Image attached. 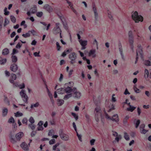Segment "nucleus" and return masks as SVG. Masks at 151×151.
<instances>
[{
	"mask_svg": "<svg viewBox=\"0 0 151 151\" xmlns=\"http://www.w3.org/2000/svg\"><path fill=\"white\" fill-rule=\"evenodd\" d=\"M102 111L99 106L96 107L94 109L95 119L96 121L98 122L99 121V118L102 115Z\"/></svg>",
	"mask_w": 151,
	"mask_h": 151,
	"instance_id": "1",
	"label": "nucleus"
},
{
	"mask_svg": "<svg viewBox=\"0 0 151 151\" xmlns=\"http://www.w3.org/2000/svg\"><path fill=\"white\" fill-rule=\"evenodd\" d=\"M132 17L136 23H138L139 21L142 22L143 19V17L141 15H138L137 11L135 12L132 14Z\"/></svg>",
	"mask_w": 151,
	"mask_h": 151,
	"instance_id": "2",
	"label": "nucleus"
},
{
	"mask_svg": "<svg viewBox=\"0 0 151 151\" xmlns=\"http://www.w3.org/2000/svg\"><path fill=\"white\" fill-rule=\"evenodd\" d=\"M59 134L61 139L65 141H67L69 139L68 135L63 132V129H60L59 131Z\"/></svg>",
	"mask_w": 151,
	"mask_h": 151,
	"instance_id": "3",
	"label": "nucleus"
},
{
	"mask_svg": "<svg viewBox=\"0 0 151 151\" xmlns=\"http://www.w3.org/2000/svg\"><path fill=\"white\" fill-rule=\"evenodd\" d=\"M104 112L105 113V117L107 119L110 120H112L113 121H115L116 122L119 121V119L117 114H115L113 115L112 116V118H111L110 116H109L108 114L106 113V111H104Z\"/></svg>",
	"mask_w": 151,
	"mask_h": 151,
	"instance_id": "4",
	"label": "nucleus"
},
{
	"mask_svg": "<svg viewBox=\"0 0 151 151\" xmlns=\"http://www.w3.org/2000/svg\"><path fill=\"white\" fill-rule=\"evenodd\" d=\"M59 23H57L56 24V26L53 29V33L56 34H59L60 38H62L61 35V31L59 27Z\"/></svg>",
	"mask_w": 151,
	"mask_h": 151,
	"instance_id": "5",
	"label": "nucleus"
},
{
	"mask_svg": "<svg viewBox=\"0 0 151 151\" xmlns=\"http://www.w3.org/2000/svg\"><path fill=\"white\" fill-rule=\"evenodd\" d=\"M20 94L22 98L23 101L25 102H27L28 100V96L25 93V90H22L20 92Z\"/></svg>",
	"mask_w": 151,
	"mask_h": 151,
	"instance_id": "6",
	"label": "nucleus"
},
{
	"mask_svg": "<svg viewBox=\"0 0 151 151\" xmlns=\"http://www.w3.org/2000/svg\"><path fill=\"white\" fill-rule=\"evenodd\" d=\"M69 58L71 60L70 62L71 64H73L75 63V59L77 58V56L75 53L73 52L70 53L69 55Z\"/></svg>",
	"mask_w": 151,
	"mask_h": 151,
	"instance_id": "7",
	"label": "nucleus"
},
{
	"mask_svg": "<svg viewBox=\"0 0 151 151\" xmlns=\"http://www.w3.org/2000/svg\"><path fill=\"white\" fill-rule=\"evenodd\" d=\"M60 18L62 21L64 28L66 30H67L68 29V27L65 18L63 15L60 16Z\"/></svg>",
	"mask_w": 151,
	"mask_h": 151,
	"instance_id": "8",
	"label": "nucleus"
},
{
	"mask_svg": "<svg viewBox=\"0 0 151 151\" xmlns=\"http://www.w3.org/2000/svg\"><path fill=\"white\" fill-rule=\"evenodd\" d=\"M78 41L80 44L82 46L81 50H84L86 49V46L87 45V41L85 40H83L81 38H78Z\"/></svg>",
	"mask_w": 151,
	"mask_h": 151,
	"instance_id": "9",
	"label": "nucleus"
},
{
	"mask_svg": "<svg viewBox=\"0 0 151 151\" xmlns=\"http://www.w3.org/2000/svg\"><path fill=\"white\" fill-rule=\"evenodd\" d=\"M43 8L49 13H50L53 11V9L52 7L47 4L44 5Z\"/></svg>",
	"mask_w": 151,
	"mask_h": 151,
	"instance_id": "10",
	"label": "nucleus"
},
{
	"mask_svg": "<svg viewBox=\"0 0 151 151\" xmlns=\"http://www.w3.org/2000/svg\"><path fill=\"white\" fill-rule=\"evenodd\" d=\"M119 50L122 59L123 60H125L124 57L123 53V49L122 44L120 42H119Z\"/></svg>",
	"mask_w": 151,
	"mask_h": 151,
	"instance_id": "11",
	"label": "nucleus"
},
{
	"mask_svg": "<svg viewBox=\"0 0 151 151\" xmlns=\"http://www.w3.org/2000/svg\"><path fill=\"white\" fill-rule=\"evenodd\" d=\"M10 70L13 72H16L18 68V66L15 63L12 64L10 67Z\"/></svg>",
	"mask_w": 151,
	"mask_h": 151,
	"instance_id": "12",
	"label": "nucleus"
},
{
	"mask_svg": "<svg viewBox=\"0 0 151 151\" xmlns=\"http://www.w3.org/2000/svg\"><path fill=\"white\" fill-rule=\"evenodd\" d=\"M20 146L24 150L27 151L29 150L28 145L25 142H22L20 145Z\"/></svg>",
	"mask_w": 151,
	"mask_h": 151,
	"instance_id": "13",
	"label": "nucleus"
},
{
	"mask_svg": "<svg viewBox=\"0 0 151 151\" xmlns=\"http://www.w3.org/2000/svg\"><path fill=\"white\" fill-rule=\"evenodd\" d=\"M9 139L10 142L13 144H15L17 142V141L14 138V136L10 133L9 136Z\"/></svg>",
	"mask_w": 151,
	"mask_h": 151,
	"instance_id": "14",
	"label": "nucleus"
},
{
	"mask_svg": "<svg viewBox=\"0 0 151 151\" xmlns=\"http://www.w3.org/2000/svg\"><path fill=\"white\" fill-rule=\"evenodd\" d=\"M23 135V132H19L16 134L15 137L17 140L19 141Z\"/></svg>",
	"mask_w": 151,
	"mask_h": 151,
	"instance_id": "15",
	"label": "nucleus"
},
{
	"mask_svg": "<svg viewBox=\"0 0 151 151\" xmlns=\"http://www.w3.org/2000/svg\"><path fill=\"white\" fill-rule=\"evenodd\" d=\"M81 96V93L79 91L75 92L74 93V97L75 98L79 99Z\"/></svg>",
	"mask_w": 151,
	"mask_h": 151,
	"instance_id": "16",
	"label": "nucleus"
},
{
	"mask_svg": "<svg viewBox=\"0 0 151 151\" xmlns=\"http://www.w3.org/2000/svg\"><path fill=\"white\" fill-rule=\"evenodd\" d=\"M93 9L94 13L95 19L96 20L98 18V14L97 13L95 5H93Z\"/></svg>",
	"mask_w": 151,
	"mask_h": 151,
	"instance_id": "17",
	"label": "nucleus"
},
{
	"mask_svg": "<svg viewBox=\"0 0 151 151\" xmlns=\"http://www.w3.org/2000/svg\"><path fill=\"white\" fill-rule=\"evenodd\" d=\"M8 112V110L7 108H5L3 109L2 111V116L3 117L5 116Z\"/></svg>",
	"mask_w": 151,
	"mask_h": 151,
	"instance_id": "18",
	"label": "nucleus"
},
{
	"mask_svg": "<svg viewBox=\"0 0 151 151\" xmlns=\"http://www.w3.org/2000/svg\"><path fill=\"white\" fill-rule=\"evenodd\" d=\"M65 92L67 93H70L72 91V89L71 87L68 86L67 88H65Z\"/></svg>",
	"mask_w": 151,
	"mask_h": 151,
	"instance_id": "19",
	"label": "nucleus"
},
{
	"mask_svg": "<svg viewBox=\"0 0 151 151\" xmlns=\"http://www.w3.org/2000/svg\"><path fill=\"white\" fill-rule=\"evenodd\" d=\"M9 53V51L8 49L5 48L2 51V54L4 55H7Z\"/></svg>",
	"mask_w": 151,
	"mask_h": 151,
	"instance_id": "20",
	"label": "nucleus"
},
{
	"mask_svg": "<svg viewBox=\"0 0 151 151\" xmlns=\"http://www.w3.org/2000/svg\"><path fill=\"white\" fill-rule=\"evenodd\" d=\"M57 92L58 93L63 94L65 92V88H61L57 90Z\"/></svg>",
	"mask_w": 151,
	"mask_h": 151,
	"instance_id": "21",
	"label": "nucleus"
},
{
	"mask_svg": "<svg viewBox=\"0 0 151 151\" xmlns=\"http://www.w3.org/2000/svg\"><path fill=\"white\" fill-rule=\"evenodd\" d=\"M12 61L13 63H15L17 61V56L14 55H12L11 56Z\"/></svg>",
	"mask_w": 151,
	"mask_h": 151,
	"instance_id": "22",
	"label": "nucleus"
},
{
	"mask_svg": "<svg viewBox=\"0 0 151 151\" xmlns=\"http://www.w3.org/2000/svg\"><path fill=\"white\" fill-rule=\"evenodd\" d=\"M138 48L136 52H137L138 53L139 52L141 55H142V47L140 45H138Z\"/></svg>",
	"mask_w": 151,
	"mask_h": 151,
	"instance_id": "23",
	"label": "nucleus"
},
{
	"mask_svg": "<svg viewBox=\"0 0 151 151\" xmlns=\"http://www.w3.org/2000/svg\"><path fill=\"white\" fill-rule=\"evenodd\" d=\"M129 42L130 44L131 48L132 50V51L134 52V46L133 45V38H130L129 39Z\"/></svg>",
	"mask_w": 151,
	"mask_h": 151,
	"instance_id": "24",
	"label": "nucleus"
},
{
	"mask_svg": "<svg viewBox=\"0 0 151 151\" xmlns=\"http://www.w3.org/2000/svg\"><path fill=\"white\" fill-rule=\"evenodd\" d=\"M37 7L36 6H34L33 7L31 8L30 9V11L31 13H35L37 11Z\"/></svg>",
	"mask_w": 151,
	"mask_h": 151,
	"instance_id": "25",
	"label": "nucleus"
},
{
	"mask_svg": "<svg viewBox=\"0 0 151 151\" xmlns=\"http://www.w3.org/2000/svg\"><path fill=\"white\" fill-rule=\"evenodd\" d=\"M7 60L6 58H3L1 57H0V64L1 65L4 64L6 62Z\"/></svg>",
	"mask_w": 151,
	"mask_h": 151,
	"instance_id": "26",
	"label": "nucleus"
},
{
	"mask_svg": "<svg viewBox=\"0 0 151 151\" xmlns=\"http://www.w3.org/2000/svg\"><path fill=\"white\" fill-rule=\"evenodd\" d=\"M136 107L130 105V107L129 108H127V110L128 111H130L131 112H132L135 109Z\"/></svg>",
	"mask_w": 151,
	"mask_h": 151,
	"instance_id": "27",
	"label": "nucleus"
},
{
	"mask_svg": "<svg viewBox=\"0 0 151 151\" xmlns=\"http://www.w3.org/2000/svg\"><path fill=\"white\" fill-rule=\"evenodd\" d=\"M40 105L39 103L38 102H37L35 104H32L30 106V108L32 109L33 107L37 108Z\"/></svg>",
	"mask_w": 151,
	"mask_h": 151,
	"instance_id": "28",
	"label": "nucleus"
},
{
	"mask_svg": "<svg viewBox=\"0 0 151 151\" xmlns=\"http://www.w3.org/2000/svg\"><path fill=\"white\" fill-rule=\"evenodd\" d=\"M72 96V93H69L68 94H66L65 95V96H64V97L63 98V99L64 100H67L69 98H70Z\"/></svg>",
	"mask_w": 151,
	"mask_h": 151,
	"instance_id": "29",
	"label": "nucleus"
},
{
	"mask_svg": "<svg viewBox=\"0 0 151 151\" xmlns=\"http://www.w3.org/2000/svg\"><path fill=\"white\" fill-rule=\"evenodd\" d=\"M95 52H96V50H91L89 52V55L91 56L92 55H93L94 54V55H93V57H94L96 56L94 54Z\"/></svg>",
	"mask_w": 151,
	"mask_h": 151,
	"instance_id": "30",
	"label": "nucleus"
},
{
	"mask_svg": "<svg viewBox=\"0 0 151 151\" xmlns=\"http://www.w3.org/2000/svg\"><path fill=\"white\" fill-rule=\"evenodd\" d=\"M64 102V101L62 99H58V106H60L63 105Z\"/></svg>",
	"mask_w": 151,
	"mask_h": 151,
	"instance_id": "31",
	"label": "nucleus"
},
{
	"mask_svg": "<svg viewBox=\"0 0 151 151\" xmlns=\"http://www.w3.org/2000/svg\"><path fill=\"white\" fill-rule=\"evenodd\" d=\"M124 138L127 140H129V135L127 134V133L126 132H124Z\"/></svg>",
	"mask_w": 151,
	"mask_h": 151,
	"instance_id": "32",
	"label": "nucleus"
},
{
	"mask_svg": "<svg viewBox=\"0 0 151 151\" xmlns=\"http://www.w3.org/2000/svg\"><path fill=\"white\" fill-rule=\"evenodd\" d=\"M23 115L22 113L20 112L19 111H17L16 113H15V116L16 117L22 116Z\"/></svg>",
	"mask_w": 151,
	"mask_h": 151,
	"instance_id": "33",
	"label": "nucleus"
},
{
	"mask_svg": "<svg viewBox=\"0 0 151 151\" xmlns=\"http://www.w3.org/2000/svg\"><path fill=\"white\" fill-rule=\"evenodd\" d=\"M145 64L147 66H150L151 65V63L150 61L149 60H145L144 62Z\"/></svg>",
	"mask_w": 151,
	"mask_h": 151,
	"instance_id": "34",
	"label": "nucleus"
},
{
	"mask_svg": "<svg viewBox=\"0 0 151 151\" xmlns=\"http://www.w3.org/2000/svg\"><path fill=\"white\" fill-rule=\"evenodd\" d=\"M149 73L148 70L146 69L145 70V78H147L148 77Z\"/></svg>",
	"mask_w": 151,
	"mask_h": 151,
	"instance_id": "35",
	"label": "nucleus"
},
{
	"mask_svg": "<svg viewBox=\"0 0 151 151\" xmlns=\"http://www.w3.org/2000/svg\"><path fill=\"white\" fill-rule=\"evenodd\" d=\"M133 88L134 91L136 93H139L140 92V90L137 88L136 85H134Z\"/></svg>",
	"mask_w": 151,
	"mask_h": 151,
	"instance_id": "36",
	"label": "nucleus"
},
{
	"mask_svg": "<svg viewBox=\"0 0 151 151\" xmlns=\"http://www.w3.org/2000/svg\"><path fill=\"white\" fill-rule=\"evenodd\" d=\"M107 13L108 14V16L109 17V18L111 20H113V17L112 16V15H111V12L109 11V10H108L107 11Z\"/></svg>",
	"mask_w": 151,
	"mask_h": 151,
	"instance_id": "37",
	"label": "nucleus"
},
{
	"mask_svg": "<svg viewBox=\"0 0 151 151\" xmlns=\"http://www.w3.org/2000/svg\"><path fill=\"white\" fill-rule=\"evenodd\" d=\"M60 143H57L55 145L52 147V150H56L57 147L59 145Z\"/></svg>",
	"mask_w": 151,
	"mask_h": 151,
	"instance_id": "38",
	"label": "nucleus"
},
{
	"mask_svg": "<svg viewBox=\"0 0 151 151\" xmlns=\"http://www.w3.org/2000/svg\"><path fill=\"white\" fill-rule=\"evenodd\" d=\"M11 78L16 80L17 79V76L16 74L14 73H12L11 76Z\"/></svg>",
	"mask_w": 151,
	"mask_h": 151,
	"instance_id": "39",
	"label": "nucleus"
},
{
	"mask_svg": "<svg viewBox=\"0 0 151 151\" xmlns=\"http://www.w3.org/2000/svg\"><path fill=\"white\" fill-rule=\"evenodd\" d=\"M72 115L75 118L76 120H77L78 119V115L76 114L75 113L72 112L71 113Z\"/></svg>",
	"mask_w": 151,
	"mask_h": 151,
	"instance_id": "40",
	"label": "nucleus"
},
{
	"mask_svg": "<svg viewBox=\"0 0 151 151\" xmlns=\"http://www.w3.org/2000/svg\"><path fill=\"white\" fill-rule=\"evenodd\" d=\"M9 23V21L8 19L7 18H5L4 20V27L6 26V25L8 24Z\"/></svg>",
	"mask_w": 151,
	"mask_h": 151,
	"instance_id": "41",
	"label": "nucleus"
},
{
	"mask_svg": "<svg viewBox=\"0 0 151 151\" xmlns=\"http://www.w3.org/2000/svg\"><path fill=\"white\" fill-rule=\"evenodd\" d=\"M14 118L12 117H11L9 119L8 122L9 123H14Z\"/></svg>",
	"mask_w": 151,
	"mask_h": 151,
	"instance_id": "42",
	"label": "nucleus"
},
{
	"mask_svg": "<svg viewBox=\"0 0 151 151\" xmlns=\"http://www.w3.org/2000/svg\"><path fill=\"white\" fill-rule=\"evenodd\" d=\"M29 121L31 124H33L35 122V120L32 116L30 117L29 119Z\"/></svg>",
	"mask_w": 151,
	"mask_h": 151,
	"instance_id": "43",
	"label": "nucleus"
},
{
	"mask_svg": "<svg viewBox=\"0 0 151 151\" xmlns=\"http://www.w3.org/2000/svg\"><path fill=\"white\" fill-rule=\"evenodd\" d=\"M10 17L12 22L13 23H15L16 21L15 17L13 16H11Z\"/></svg>",
	"mask_w": 151,
	"mask_h": 151,
	"instance_id": "44",
	"label": "nucleus"
},
{
	"mask_svg": "<svg viewBox=\"0 0 151 151\" xmlns=\"http://www.w3.org/2000/svg\"><path fill=\"white\" fill-rule=\"evenodd\" d=\"M30 33L29 32V31H28V32L26 34H23L22 35V36L24 37H28L30 36Z\"/></svg>",
	"mask_w": 151,
	"mask_h": 151,
	"instance_id": "45",
	"label": "nucleus"
},
{
	"mask_svg": "<svg viewBox=\"0 0 151 151\" xmlns=\"http://www.w3.org/2000/svg\"><path fill=\"white\" fill-rule=\"evenodd\" d=\"M43 15V12H38L36 13V15L38 17H40Z\"/></svg>",
	"mask_w": 151,
	"mask_h": 151,
	"instance_id": "46",
	"label": "nucleus"
},
{
	"mask_svg": "<svg viewBox=\"0 0 151 151\" xmlns=\"http://www.w3.org/2000/svg\"><path fill=\"white\" fill-rule=\"evenodd\" d=\"M7 8H5L4 10V14L5 15H8L9 13V12L8 11H7Z\"/></svg>",
	"mask_w": 151,
	"mask_h": 151,
	"instance_id": "47",
	"label": "nucleus"
},
{
	"mask_svg": "<svg viewBox=\"0 0 151 151\" xmlns=\"http://www.w3.org/2000/svg\"><path fill=\"white\" fill-rule=\"evenodd\" d=\"M93 44V45H96V48L97 49H98V42L96 41V40L95 39L94 40Z\"/></svg>",
	"mask_w": 151,
	"mask_h": 151,
	"instance_id": "48",
	"label": "nucleus"
},
{
	"mask_svg": "<svg viewBox=\"0 0 151 151\" xmlns=\"http://www.w3.org/2000/svg\"><path fill=\"white\" fill-rule=\"evenodd\" d=\"M18 51L16 49H15V48H14L13 49L11 55H14L18 53Z\"/></svg>",
	"mask_w": 151,
	"mask_h": 151,
	"instance_id": "49",
	"label": "nucleus"
},
{
	"mask_svg": "<svg viewBox=\"0 0 151 151\" xmlns=\"http://www.w3.org/2000/svg\"><path fill=\"white\" fill-rule=\"evenodd\" d=\"M28 121V120L27 118H24L22 120V122L23 124H27V122Z\"/></svg>",
	"mask_w": 151,
	"mask_h": 151,
	"instance_id": "50",
	"label": "nucleus"
},
{
	"mask_svg": "<svg viewBox=\"0 0 151 151\" xmlns=\"http://www.w3.org/2000/svg\"><path fill=\"white\" fill-rule=\"evenodd\" d=\"M148 131V130H145L144 129H142L141 130H140L141 133L143 134H145Z\"/></svg>",
	"mask_w": 151,
	"mask_h": 151,
	"instance_id": "51",
	"label": "nucleus"
},
{
	"mask_svg": "<svg viewBox=\"0 0 151 151\" xmlns=\"http://www.w3.org/2000/svg\"><path fill=\"white\" fill-rule=\"evenodd\" d=\"M25 21L23 20L22 21L21 23V26H24V28H26L27 27V25L25 24Z\"/></svg>",
	"mask_w": 151,
	"mask_h": 151,
	"instance_id": "52",
	"label": "nucleus"
},
{
	"mask_svg": "<svg viewBox=\"0 0 151 151\" xmlns=\"http://www.w3.org/2000/svg\"><path fill=\"white\" fill-rule=\"evenodd\" d=\"M55 142V139H53L50 140L49 142V143L50 145H52Z\"/></svg>",
	"mask_w": 151,
	"mask_h": 151,
	"instance_id": "53",
	"label": "nucleus"
},
{
	"mask_svg": "<svg viewBox=\"0 0 151 151\" xmlns=\"http://www.w3.org/2000/svg\"><path fill=\"white\" fill-rule=\"evenodd\" d=\"M29 127H30L32 129H34L35 128V126L33 124H29Z\"/></svg>",
	"mask_w": 151,
	"mask_h": 151,
	"instance_id": "54",
	"label": "nucleus"
},
{
	"mask_svg": "<svg viewBox=\"0 0 151 151\" xmlns=\"http://www.w3.org/2000/svg\"><path fill=\"white\" fill-rule=\"evenodd\" d=\"M140 123V121L139 120H138L136 123L135 127L137 128L139 126Z\"/></svg>",
	"mask_w": 151,
	"mask_h": 151,
	"instance_id": "55",
	"label": "nucleus"
},
{
	"mask_svg": "<svg viewBox=\"0 0 151 151\" xmlns=\"http://www.w3.org/2000/svg\"><path fill=\"white\" fill-rule=\"evenodd\" d=\"M128 35L129 38H132L133 34L132 32V31H130L129 32Z\"/></svg>",
	"mask_w": 151,
	"mask_h": 151,
	"instance_id": "56",
	"label": "nucleus"
},
{
	"mask_svg": "<svg viewBox=\"0 0 151 151\" xmlns=\"http://www.w3.org/2000/svg\"><path fill=\"white\" fill-rule=\"evenodd\" d=\"M69 6L70 7V9H72V11H73L75 13V12H76V11L73 8V5L72 4H71L69 5Z\"/></svg>",
	"mask_w": 151,
	"mask_h": 151,
	"instance_id": "57",
	"label": "nucleus"
},
{
	"mask_svg": "<svg viewBox=\"0 0 151 151\" xmlns=\"http://www.w3.org/2000/svg\"><path fill=\"white\" fill-rule=\"evenodd\" d=\"M95 141V140L94 139H92L90 140V143L91 145H94V142Z\"/></svg>",
	"mask_w": 151,
	"mask_h": 151,
	"instance_id": "58",
	"label": "nucleus"
},
{
	"mask_svg": "<svg viewBox=\"0 0 151 151\" xmlns=\"http://www.w3.org/2000/svg\"><path fill=\"white\" fill-rule=\"evenodd\" d=\"M145 127V125L144 124H141L139 128L140 130H141L142 129H144Z\"/></svg>",
	"mask_w": 151,
	"mask_h": 151,
	"instance_id": "59",
	"label": "nucleus"
},
{
	"mask_svg": "<svg viewBox=\"0 0 151 151\" xmlns=\"http://www.w3.org/2000/svg\"><path fill=\"white\" fill-rule=\"evenodd\" d=\"M56 45L57 46V50L58 51L60 50L61 47L60 46L58 42H56Z\"/></svg>",
	"mask_w": 151,
	"mask_h": 151,
	"instance_id": "60",
	"label": "nucleus"
},
{
	"mask_svg": "<svg viewBox=\"0 0 151 151\" xmlns=\"http://www.w3.org/2000/svg\"><path fill=\"white\" fill-rule=\"evenodd\" d=\"M30 34L31 33L33 35H35L36 34L35 31L33 29H32L31 31H29Z\"/></svg>",
	"mask_w": 151,
	"mask_h": 151,
	"instance_id": "61",
	"label": "nucleus"
},
{
	"mask_svg": "<svg viewBox=\"0 0 151 151\" xmlns=\"http://www.w3.org/2000/svg\"><path fill=\"white\" fill-rule=\"evenodd\" d=\"M121 135H119L118 136V137H117L115 138V139L116 140L117 142H118L119 141V139H121Z\"/></svg>",
	"mask_w": 151,
	"mask_h": 151,
	"instance_id": "62",
	"label": "nucleus"
},
{
	"mask_svg": "<svg viewBox=\"0 0 151 151\" xmlns=\"http://www.w3.org/2000/svg\"><path fill=\"white\" fill-rule=\"evenodd\" d=\"M20 89H22L25 87V85L24 83H23L22 84L19 85V86Z\"/></svg>",
	"mask_w": 151,
	"mask_h": 151,
	"instance_id": "63",
	"label": "nucleus"
},
{
	"mask_svg": "<svg viewBox=\"0 0 151 151\" xmlns=\"http://www.w3.org/2000/svg\"><path fill=\"white\" fill-rule=\"evenodd\" d=\"M13 86L14 87H19V85L17 82H14V83L13 84Z\"/></svg>",
	"mask_w": 151,
	"mask_h": 151,
	"instance_id": "64",
	"label": "nucleus"
}]
</instances>
